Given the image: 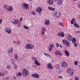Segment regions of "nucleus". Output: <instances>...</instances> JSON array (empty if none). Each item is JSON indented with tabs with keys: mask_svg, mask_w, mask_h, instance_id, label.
Segmentation results:
<instances>
[{
	"mask_svg": "<svg viewBox=\"0 0 80 80\" xmlns=\"http://www.w3.org/2000/svg\"><path fill=\"white\" fill-rule=\"evenodd\" d=\"M6 68L8 70H10V69H11V67H10V66L8 65L7 66Z\"/></svg>",
	"mask_w": 80,
	"mask_h": 80,
	"instance_id": "38",
	"label": "nucleus"
},
{
	"mask_svg": "<svg viewBox=\"0 0 80 80\" xmlns=\"http://www.w3.org/2000/svg\"><path fill=\"white\" fill-rule=\"evenodd\" d=\"M80 15H79V18H80Z\"/></svg>",
	"mask_w": 80,
	"mask_h": 80,
	"instance_id": "62",
	"label": "nucleus"
},
{
	"mask_svg": "<svg viewBox=\"0 0 80 80\" xmlns=\"http://www.w3.org/2000/svg\"><path fill=\"white\" fill-rule=\"evenodd\" d=\"M13 65L15 69H17V66L15 64H14Z\"/></svg>",
	"mask_w": 80,
	"mask_h": 80,
	"instance_id": "43",
	"label": "nucleus"
},
{
	"mask_svg": "<svg viewBox=\"0 0 80 80\" xmlns=\"http://www.w3.org/2000/svg\"><path fill=\"white\" fill-rule=\"evenodd\" d=\"M22 74L23 77H26L28 75V71L26 69H24L22 70Z\"/></svg>",
	"mask_w": 80,
	"mask_h": 80,
	"instance_id": "5",
	"label": "nucleus"
},
{
	"mask_svg": "<svg viewBox=\"0 0 80 80\" xmlns=\"http://www.w3.org/2000/svg\"><path fill=\"white\" fill-rule=\"evenodd\" d=\"M74 80H79V78L77 77L76 78H75Z\"/></svg>",
	"mask_w": 80,
	"mask_h": 80,
	"instance_id": "46",
	"label": "nucleus"
},
{
	"mask_svg": "<svg viewBox=\"0 0 80 80\" xmlns=\"http://www.w3.org/2000/svg\"><path fill=\"white\" fill-rule=\"evenodd\" d=\"M22 8H23L24 10H29L28 5L27 3H22Z\"/></svg>",
	"mask_w": 80,
	"mask_h": 80,
	"instance_id": "1",
	"label": "nucleus"
},
{
	"mask_svg": "<svg viewBox=\"0 0 80 80\" xmlns=\"http://www.w3.org/2000/svg\"><path fill=\"white\" fill-rule=\"evenodd\" d=\"M5 73H8V71H5Z\"/></svg>",
	"mask_w": 80,
	"mask_h": 80,
	"instance_id": "58",
	"label": "nucleus"
},
{
	"mask_svg": "<svg viewBox=\"0 0 80 80\" xmlns=\"http://www.w3.org/2000/svg\"><path fill=\"white\" fill-rule=\"evenodd\" d=\"M55 44L56 46V47H57V48H58V47H59V46H60V45H59L58 43H56Z\"/></svg>",
	"mask_w": 80,
	"mask_h": 80,
	"instance_id": "41",
	"label": "nucleus"
},
{
	"mask_svg": "<svg viewBox=\"0 0 80 80\" xmlns=\"http://www.w3.org/2000/svg\"><path fill=\"white\" fill-rule=\"evenodd\" d=\"M58 78H59V79H62V78H63V77L62 76H58Z\"/></svg>",
	"mask_w": 80,
	"mask_h": 80,
	"instance_id": "44",
	"label": "nucleus"
},
{
	"mask_svg": "<svg viewBox=\"0 0 80 80\" xmlns=\"http://www.w3.org/2000/svg\"><path fill=\"white\" fill-rule=\"evenodd\" d=\"M47 3L50 5H52L53 4V1L52 0H47Z\"/></svg>",
	"mask_w": 80,
	"mask_h": 80,
	"instance_id": "21",
	"label": "nucleus"
},
{
	"mask_svg": "<svg viewBox=\"0 0 80 80\" xmlns=\"http://www.w3.org/2000/svg\"><path fill=\"white\" fill-rule=\"evenodd\" d=\"M14 59H15V60H17V59H18V55H17V54L16 53H14Z\"/></svg>",
	"mask_w": 80,
	"mask_h": 80,
	"instance_id": "27",
	"label": "nucleus"
},
{
	"mask_svg": "<svg viewBox=\"0 0 80 80\" xmlns=\"http://www.w3.org/2000/svg\"><path fill=\"white\" fill-rule=\"evenodd\" d=\"M53 15L54 17H56L57 18L62 16V14L58 12H55L53 13Z\"/></svg>",
	"mask_w": 80,
	"mask_h": 80,
	"instance_id": "4",
	"label": "nucleus"
},
{
	"mask_svg": "<svg viewBox=\"0 0 80 80\" xmlns=\"http://www.w3.org/2000/svg\"><path fill=\"white\" fill-rule=\"evenodd\" d=\"M45 22L44 24L46 25H50V20L48 19H46L44 21Z\"/></svg>",
	"mask_w": 80,
	"mask_h": 80,
	"instance_id": "17",
	"label": "nucleus"
},
{
	"mask_svg": "<svg viewBox=\"0 0 80 80\" xmlns=\"http://www.w3.org/2000/svg\"><path fill=\"white\" fill-rule=\"evenodd\" d=\"M31 14L32 15H35L36 14V12L34 11H32L31 12Z\"/></svg>",
	"mask_w": 80,
	"mask_h": 80,
	"instance_id": "37",
	"label": "nucleus"
},
{
	"mask_svg": "<svg viewBox=\"0 0 80 80\" xmlns=\"http://www.w3.org/2000/svg\"><path fill=\"white\" fill-rule=\"evenodd\" d=\"M58 25H60V26L62 27H64L63 26V23H62V22H58Z\"/></svg>",
	"mask_w": 80,
	"mask_h": 80,
	"instance_id": "32",
	"label": "nucleus"
},
{
	"mask_svg": "<svg viewBox=\"0 0 80 80\" xmlns=\"http://www.w3.org/2000/svg\"><path fill=\"white\" fill-rule=\"evenodd\" d=\"M13 78L14 79H16V77H15V76H14L13 77Z\"/></svg>",
	"mask_w": 80,
	"mask_h": 80,
	"instance_id": "57",
	"label": "nucleus"
},
{
	"mask_svg": "<svg viewBox=\"0 0 80 80\" xmlns=\"http://www.w3.org/2000/svg\"><path fill=\"white\" fill-rule=\"evenodd\" d=\"M18 76H20V77H21L22 76V73L21 72H19L18 74Z\"/></svg>",
	"mask_w": 80,
	"mask_h": 80,
	"instance_id": "45",
	"label": "nucleus"
},
{
	"mask_svg": "<svg viewBox=\"0 0 80 80\" xmlns=\"http://www.w3.org/2000/svg\"><path fill=\"white\" fill-rule=\"evenodd\" d=\"M8 5H6L4 6L3 7L5 8H6V9H7V10H8Z\"/></svg>",
	"mask_w": 80,
	"mask_h": 80,
	"instance_id": "39",
	"label": "nucleus"
},
{
	"mask_svg": "<svg viewBox=\"0 0 80 80\" xmlns=\"http://www.w3.org/2000/svg\"><path fill=\"white\" fill-rule=\"evenodd\" d=\"M18 27L20 28V26H21V25L20 24H18Z\"/></svg>",
	"mask_w": 80,
	"mask_h": 80,
	"instance_id": "53",
	"label": "nucleus"
},
{
	"mask_svg": "<svg viewBox=\"0 0 80 80\" xmlns=\"http://www.w3.org/2000/svg\"><path fill=\"white\" fill-rule=\"evenodd\" d=\"M59 46H60V48H62V46L61 45H60Z\"/></svg>",
	"mask_w": 80,
	"mask_h": 80,
	"instance_id": "60",
	"label": "nucleus"
},
{
	"mask_svg": "<svg viewBox=\"0 0 80 80\" xmlns=\"http://www.w3.org/2000/svg\"><path fill=\"white\" fill-rule=\"evenodd\" d=\"M17 44L18 45H20L21 44V42L20 40L18 41H17Z\"/></svg>",
	"mask_w": 80,
	"mask_h": 80,
	"instance_id": "35",
	"label": "nucleus"
},
{
	"mask_svg": "<svg viewBox=\"0 0 80 80\" xmlns=\"http://www.w3.org/2000/svg\"><path fill=\"white\" fill-rule=\"evenodd\" d=\"M78 7L80 9V3H79L78 5Z\"/></svg>",
	"mask_w": 80,
	"mask_h": 80,
	"instance_id": "49",
	"label": "nucleus"
},
{
	"mask_svg": "<svg viewBox=\"0 0 80 80\" xmlns=\"http://www.w3.org/2000/svg\"><path fill=\"white\" fill-rule=\"evenodd\" d=\"M60 52V51L58 50H56L54 52L55 55H59V53Z\"/></svg>",
	"mask_w": 80,
	"mask_h": 80,
	"instance_id": "25",
	"label": "nucleus"
},
{
	"mask_svg": "<svg viewBox=\"0 0 80 80\" xmlns=\"http://www.w3.org/2000/svg\"><path fill=\"white\" fill-rule=\"evenodd\" d=\"M42 8L40 7H38L36 9V12H38V13H41L42 11Z\"/></svg>",
	"mask_w": 80,
	"mask_h": 80,
	"instance_id": "15",
	"label": "nucleus"
},
{
	"mask_svg": "<svg viewBox=\"0 0 80 80\" xmlns=\"http://www.w3.org/2000/svg\"><path fill=\"white\" fill-rule=\"evenodd\" d=\"M61 66L62 67H63L64 68H66V67H68L67 63L66 62H62L61 64Z\"/></svg>",
	"mask_w": 80,
	"mask_h": 80,
	"instance_id": "9",
	"label": "nucleus"
},
{
	"mask_svg": "<svg viewBox=\"0 0 80 80\" xmlns=\"http://www.w3.org/2000/svg\"><path fill=\"white\" fill-rule=\"evenodd\" d=\"M12 42L13 43H16L15 41H13Z\"/></svg>",
	"mask_w": 80,
	"mask_h": 80,
	"instance_id": "54",
	"label": "nucleus"
},
{
	"mask_svg": "<svg viewBox=\"0 0 80 80\" xmlns=\"http://www.w3.org/2000/svg\"><path fill=\"white\" fill-rule=\"evenodd\" d=\"M5 31L8 34H10L12 33V30L10 28H6Z\"/></svg>",
	"mask_w": 80,
	"mask_h": 80,
	"instance_id": "13",
	"label": "nucleus"
},
{
	"mask_svg": "<svg viewBox=\"0 0 80 80\" xmlns=\"http://www.w3.org/2000/svg\"><path fill=\"white\" fill-rule=\"evenodd\" d=\"M55 68H56L57 72L59 74L62 73V71L60 69V65L59 64H57L55 66Z\"/></svg>",
	"mask_w": 80,
	"mask_h": 80,
	"instance_id": "6",
	"label": "nucleus"
},
{
	"mask_svg": "<svg viewBox=\"0 0 80 80\" xmlns=\"http://www.w3.org/2000/svg\"><path fill=\"white\" fill-rule=\"evenodd\" d=\"M62 43L63 44L66 45L67 46H69V45H70V43H69V42L65 39H64L62 40Z\"/></svg>",
	"mask_w": 80,
	"mask_h": 80,
	"instance_id": "11",
	"label": "nucleus"
},
{
	"mask_svg": "<svg viewBox=\"0 0 80 80\" xmlns=\"http://www.w3.org/2000/svg\"><path fill=\"white\" fill-rule=\"evenodd\" d=\"M67 73H69V75L70 76L73 75V71H72L70 68L68 69L67 71Z\"/></svg>",
	"mask_w": 80,
	"mask_h": 80,
	"instance_id": "10",
	"label": "nucleus"
},
{
	"mask_svg": "<svg viewBox=\"0 0 80 80\" xmlns=\"http://www.w3.org/2000/svg\"><path fill=\"white\" fill-rule=\"evenodd\" d=\"M14 22L15 24H18L19 23V24H20V21L17 19H15L14 20Z\"/></svg>",
	"mask_w": 80,
	"mask_h": 80,
	"instance_id": "26",
	"label": "nucleus"
},
{
	"mask_svg": "<svg viewBox=\"0 0 80 80\" xmlns=\"http://www.w3.org/2000/svg\"><path fill=\"white\" fill-rule=\"evenodd\" d=\"M54 47V45L53 44H51L49 45V47L48 48V49L49 52H51L52 51V48Z\"/></svg>",
	"mask_w": 80,
	"mask_h": 80,
	"instance_id": "19",
	"label": "nucleus"
},
{
	"mask_svg": "<svg viewBox=\"0 0 80 80\" xmlns=\"http://www.w3.org/2000/svg\"><path fill=\"white\" fill-rule=\"evenodd\" d=\"M46 31V28L45 27H42L41 28V34L42 35H44L45 34V31Z\"/></svg>",
	"mask_w": 80,
	"mask_h": 80,
	"instance_id": "8",
	"label": "nucleus"
},
{
	"mask_svg": "<svg viewBox=\"0 0 80 80\" xmlns=\"http://www.w3.org/2000/svg\"><path fill=\"white\" fill-rule=\"evenodd\" d=\"M76 32L77 33H80V31H76Z\"/></svg>",
	"mask_w": 80,
	"mask_h": 80,
	"instance_id": "50",
	"label": "nucleus"
},
{
	"mask_svg": "<svg viewBox=\"0 0 80 80\" xmlns=\"http://www.w3.org/2000/svg\"><path fill=\"white\" fill-rule=\"evenodd\" d=\"M29 0V1H32V0Z\"/></svg>",
	"mask_w": 80,
	"mask_h": 80,
	"instance_id": "63",
	"label": "nucleus"
},
{
	"mask_svg": "<svg viewBox=\"0 0 80 80\" xmlns=\"http://www.w3.org/2000/svg\"><path fill=\"white\" fill-rule=\"evenodd\" d=\"M75 18H73L72 19V20L71 23V24H73L74 23H75Z\"/></svg>",
	"mask_w": 80,
	"mask_h": 80,
	"instance_id": "31",
	"label": "nucleus"
},
{
	"mask_svg": "<svg viewBox=\"0 0 80 80\" xmlns=\"http://www.w3.org/2000/svg\"><path fill=\"white\" fill-rule=\"evenodd\" d=\"M32 58L33 60H35L34 63L35 65H36L37 66H40V63L37 61V59H38L36 57H32Z\"/></svg>",
	"mask_w": 80,
	"mask_h": 80,
	"instance_id": "3",
	"label": "nucleus"
},
{
	"mask_svg": "<svg viewBox=\"0 0 80 80\" xmlns=\"http://www.w3.org/2000/svg\"><path fill=\"white\" fill-rule=\"evenodd\" d=\"M32 67H33L34 68H37V67L36 66H35L34 65H32Z\"/></svg>",
	"mask_w": 80,
	"mask_h": 80,
	"instance_id": "48",
	"label": "nucleus"
},
{
	"mask_svg": "<svg viewBox=\"0 0 80 80\" xmlns=\"http://www.w3.org/2000/svg\"><path fill=\"white\" fill-rule=\"evenodd\" d=\"M12 23H14V25H15V22H12Z\"/></svg>",
	"mask_w": 80,
	"mask_h": 80,
	"instance_id": "56",
	"label": "nucleus"
},
{
	"mask_svg": "<svg viewBox=\"0 0 80 80\" xmlns=\"http://www.w3.org/2000/svg\"><path fill=\"white\" fill-rule=\"evenodd\" d=\"M64 53L67 57H69V55H70V53H69V52L67 50H65L64 51Z\"/></svg>",
	"mask_w": 80,
	"mask_h": 80,
	"instance_id": "24",
	"label": "nucleus"
},
{
	"mask_svg": "<svg viewBox=\"0 0 80 80\" xmlns=\"http://www.w3.org/2000/svg\"><path fill=\"white\" fill-rule=\"evenodd\" d=\"M44 55L47 57H50V55H49L47 53H44Z\"/></svg>",
	"mask_w": 80,
	"mask_h": 80,
	"instance_id": "33",
	"label": "nucleus"
},
{
	"mask_svg": "<svg viewBox=\"0 0 80 80\" xmlns=\"http://www.w3.org/2000/svg\"><path fill=\"white\" fill-rule=\"evenodd\" d=\"M74 44V47H77V46H78V44H77V43L76 42H74V43H73Z\"/></svg>",
	"mask_w": 80,
	"mask_h": 80,
	"instance_id": "40",
	"label": "nucleus"
},
{
	"mask_svg": "<svg viewBox=\"0 0 80 80\" xmlns=\"http://www.w3.org/2000/svg\"><path fill=\"white\" fill-rule=\"evenodd\" d=\"M5 75V73H3L2 74H1V77H2L3 76H4Z\"/></svg>",
	"mask_w": 80,
	"mask_h": 80,
	"instance_id": "51",
	"label": "nucleus"
},
{
	"mask_svg": "<svg viewBox=\"0 0 80 80\" xmlns=\"http://www.w3.org/2000/svg\"><path fill=\"white\" fill-rule=\"evenodd\" d=\"M2 22H3V20H2V19H0V24H2Z\"/></svg>",
	"mask_w": 80,
	"mask_h": 80,
	"instance_id": "47",
	"label": "nucleus"
},
{
	"mask_svg": "<svg viewBox=\"0 0 80 80\" xmlns=\"http://www.w3.org/2000/svg\"><path fill=\"white\" fill-rule=\"evenodd\" d=\"M32 77L35 78H39L40 77V75L36 73L32 74Z\"/></svg>",
	"mask_w": 80,
	"mask_h": 80,
	"instance_id": "12",
	"label": "nucleus"
},
{
	"mask_svg": "<svg viewBox=\"0 0 80 80\" xmlns=\"http://www.w3.org/2000/svg\"><path fill=\"white\" fill-rule=\"evenodd\" d=\"M12 52H13V48L12 47H10L8 49V53H9Z\"/></svg>",
	"mask_w": 80,
	"mask_h": 80,
	"instance_id": "16",
	"label": "nucleus"
},
{
	"mask_svg": "<svg viewBox=\"0 0 80 80\" xmlns=\"http://www.w3.org/2000/svg\"><path fill=\"white\" fill-rule=\"evenodd\" d=\"M58 37H64L65 36V33L63 32H60L58 33Z\"/></svg>",
	"mask_w": 80,
	"mask_h": 80,
	"instance_id": "14",
	"label": "nucleus"
},
{
	"mask_svg": "<svg viewBox=\"0 0 80 80\" xmlns=\"http://www.w3.org/2000/svg\"><path fill=\"white\" fill-rule=\"evenodd\" d=\"M11 62L12 63V64H14L15 63V60L13 59H12L11 60Z\"/></svg>",
	"mask_w": 80,
	"mask_h": 80,
	"instance_id": "34",
	"label": "nucleus"
},
{
	"mask_svg": "<svg viewBox=\"0 0 80 80\" xmlns=\"http://www.w3.org/2000/svg\"><path fill=\"white\" fill-rule=\"evenodd\" d=\"M23 28H24V29H26V30H29V27L25 25L23 26Z\"/></svg>",
	"mask_w": 80,
	"mask_h": 80,
	"instance_id": "29",
	"label": "nucleus"
},
{
	"mask_svg": "<svg viewBox=\"0 0 80 80\" xmlns=\"http://www.w3.org/2000/svg\"><path fill=\"white\" fill-rule=\"evenodd\" d=\"M74 27H76V28H80V26H79L78 25V24H77V23H74Z\"/></svg>",
	"mask_w": 80,
	"mask_h": 80,
	"instance_id": "30",
	"label": "nucleus"
},
{
	"mask_svg": "<svg viewBox=\"0 0 80 80\" xmlns=\"http://www.w3.org/2000/svg\"><path fill=\"white\" fill-rule=\"evenodd\" d=\"M26 48L27 49L33 50L34 48V45L31 44H27L26 45Z\"/></svg>",
	"mask_w": 80,
	"mask_h": 80,
	"instance_id": "2",
	"label": "nucleus"
},
{
	"mask_svg": "<svg viewBox=\"0 0 80 80\" xmlns=\"http://www.w3.org/2000/svg\"><path fill=\"white\" fill-rule=\"evenodd\" d=\"M70 80H72V79H70Z\"/></svg>",
	"mask_w": 80,
	"mask_h": 80,
	"instance_id": "64",
	"label": "nucleus"
},
{
	"mask_svg": "<svg viewBox=\"0 0 80 80\" xmlns=\"http://www.w3.org/2000/svg\"><path fill=\"white\" fill-rule=\"evenodd\" d=\"M2 76V73H1V72H0V77Z\"/></svg>",
	"mask_w": 80,
	"mask_h": 80,
	"instance_id": "59",
	"label": "nucleus"
},
{
	"mask_svg": "<svg viewBox=\"0 0 80 80\" xmlns=\"http://www.w3.org/2000/svg\"><path fill=\"white\" fill-rule=\"evenodd\" d=\"M48 68V69H53V67L52 65V63H48L47 65Z\"/></svg>",
	"mask_w": 80,
	"mask_h": 80,
	"instance_id": "18",
	"label": "nucleus"
},
{
	"mask_svg": "<svg viewBox=\"0 0 80 80\" xmlns=\"http://www.w3.org/2000/svg\"><path fill=\"white\" fill-rule=\"evenodd\" d=\"M72 43H75V42H77V40L75 39V38H73L72 40Z\"/></svg>",
	"mask_w": 80,
	"mask_h": 80,
	"instance_id": "28",
	"label": "nucleus"
},
{
	"mask_svg": "<svg viewBox=\"0 0 80 80\" xmlns=\"http://www.w3.org/2000/svg\"><path fill=\"white\" fill-rule=\"evenodd\" d=\"M58 55H59V57H62V55H63V54L62 53L59 52Z\"/></svg>",
	"mask_w": 80,
	"mask_h": 80,
	"instance_id": "42",
	"label": "nucleus"
},
{
	"mask_svg": "<svg viewBox=\"0 0 80 80\" xmlns=\"http://www.w3.org/2000/svg\"><path fill=\"white\" fill-rule=\"evenodd\" d=\"M48 8L49 10H50L51 11H55V9L52 7H48Z\"/></svg>",
	"mask_w": 80,
	"mask_h": 80,
	"instance_id": "23",
	"label": "nucleus"
},
{
	"mask_svg": "<svg viewBox=\"0 0 80 80\" xmlns=\"http://www.w3.org/2000/svg\"><path fill=\"white\" fill-rule=\"evenodd\" d=\"M78 63V62L75 61H74V65H76V66H77Z\"/></svg>",
	"mask_w": 80,
	"mask_h": 80,
	"instance_id": "36",
	"label": "nucleus"
},
{
	"mask_svg": "<svg viewBox=\"0 0 80 80\" xmlns=\"http://www.w3.org/2000/svg\"><path fill=\"white\" fill-rule=\"evenodd\" d=\"M7 10L8 11H9V12H12L13 11V7L12 6H10L8 7V9Z\"/></svg>",
	"mask_w": 80,
	"mask_h": 80,
	"instance_id": "22",
	"label": "nucleus"
},
{
	"mask_svg": "<svg viewBox=\"0 0 80 80\" xmlns=\"http://www.w3.org/2000/svg\"><path fill=\"white\" fill-rule=\"evenodd\" d=\"M65 37L67 38V40L69 41H72L73 38V37L72 36L68 34H65Z\"/></svg>",
	"mask_w": 80,
	"mask_h": 80,
	"instance_id": "7",
	"label": "nucleus"
},
{
	"mask_svg": "<svg viewBox=\"0 0 80 80\" xmlns=\"http://www.w3.org/2000/svg\"><path fill=\"white\" fill-rule=\"evenodd\" d=\"M22 19H23V18H20V22H21L22 21Z\"/></svg>",
	"mask_w": 80,
	"mask_h": 80,
	"instance_id": "52",
	"label": "nucleus"
},
{
	"mask_svg": "<svg viewBox=\"0 0 80 80\" xmlns=\"http://www.w3.org/2000/svg\"><path fill=\"white\" fill-rule=\"evenodd\" d=\"M74 1H77V0H73Z\"/></svg>",
	"mask_w": 80,
	"mask_h": 80,
	"instance_id": "61",
	"label": "nucleus"
},
{
	"mask_svg": "<svg viewBox=\"0 0 80 80\" xmlns=\"http://www.w3.org/2000/svg\"><path fill=\"white\" fill-rule=\"evenodd\" d=\"M63 3V0H58L57 2V4L58 5H62Z\"/></svg>",
	"mask_w": 80,
	"mask_h": 80,
	"instance_id": "20",
	"label": "nucleus"
},
{
	"mask_svg": "<svg viewBox=\"0 0 80 80\" xmlns=\"http://www.w3.org/2000/svg\"><path fill=\"white\" fill-rule=\"evenodd\" d=\"M53 1H54V2H57L58 1V0H52Z\"/></svg>",
	"mask_w": 80,
	"mask_h": 80,
	"instance_id": "55",
	"label": "nucleus"
}]
</instances>
